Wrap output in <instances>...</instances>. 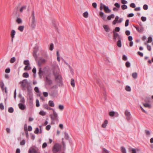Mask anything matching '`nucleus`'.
I'll return each mask as SVG.
<instances>
[{
  "instance_id": "1",
  "label": "nucleus",
  "mask_w": 153,
  "mask_h": 153,
  "mask_svg": "<svg viewBox=\"0 0 153 153\" xmlns=\"http://www.w3.org/2000/svg\"><path fill=\"white\" fill-rule=\"evenodd\" d=\"M62 146L58 143H55L52 148V151L54 153H56L60 151Z\"/></svg>"
},
{
  "instance_id": "2",
  "label": "nucleus",
  "mask_w": 153,
  "mask_h": 153,
  "mask_svg": "<svg viewBox=\"0 0 153 153\" xmlns=\"http://www.w3.org/2000/svg\"><path fill=\"white\" fill-rule=\"evenodd\" d=\"M32 19L31 22V27L32 29L35 28L36 25V22L34 12V11H32Z\"/></svg>"
},
{
  "instance_id": "3",
  "label": "nucleus",
  "mask_w": 153,
  "mask_h": 153,
  "mask_svg": "<svg viewBox=\"0 0 153 153\" xmlns=\"http://www.w3.org/2000/svg\"><path fill=\"white\" fill-rule=\"evenodd\" d=\"M113 39L115 41H116L117 39H122V37L121 36H120L114 30L113 31Z\"/></svg>"
},
{
  "instance_id": "4",
  "label": "nucleus",
  "mask_w": 153,
  "mask_h": 153,
  "mask_svg": "<svg viewBox=\"0 0 153 153\" xmlns=\"http://www.w3.org/2000/svg\"><path fill=\"white\" fill-rule=\"evenodd\" d=\"M55 81L56 82L59 86L61 87L63 85L62 77V76L59 77V78H58L57 80H55Z\"/></svg>"
},
{
  "instance_id": "5",
  "label": "nucleus",
  "mask_w": 153,
  "mask_h": 153,
  "mask_svg": "<svg viewBox=\"0 0 153 153\" xmlns=\"http://www.w3.org/2000/svg\"><path fill=\"white\" fill-rule=\"evenodd\" d=\"M53 74L55 76V80H57L58 78H59L60 77H61V76L59 74L58 71L54 70L53 72Z\"/></svg>"
},
{
  "instance_id": "6",
  "label": "nucleus",
  "mask_w": 153,
  "mask_h": 153,
  "mask_svg": "<svg viewBox=\"0 0 153 153\" xmlns=\"http://www.w3.org/2000/svg\"><path fill=\"white\" fill-rule=\"evenodd\" d=\"M99 15L104 21H107V19H106V16L102 12H100Z\"/></svg>"
},
{
  "instance_id": "7",
  "label": "nucleus",
  "mask_w": 153,
  "mask_h": 153,
  "mask_svg": "<svg viewBox=\"0 0 153 153\" xmlns=\"http://www.w3.org/2000/svg\"><path fill=\"white\" fill-rule=\"evenodd\" d=\"M134 27L139 33H141L144 30V28L142 27H138L136 26H134Z\"/></svg>"
},
{
  "instance_id": "8",
  "label": "nucleus",
  "mask_w": 153,
  "mask_h": 153,
  "mask_svg": "<svg viewBox=\"0 0 153 153\" xmlns=\"http://www.w3.org/2000/svg\"><path fill=\"white\" fill-rule=\"evenodd\" d=\"M18 106L20 108L21 110H24L26 108V106L24 104H23L22 103H19L18 105Z\"/></svg>"
},
{
  "instance_id": "9",
  "label": "nucleus",
  "mask_w": 153,
  "mask_h": 153,
  "mask_svg": "<svg viewBox=\"0 0 153 153\" xmlns=\"http://www.w3.org/2000/svg\"><path fill=\"white\" fill-rule=\"evenodd\" d=\"M28 153H40L34 148L29 149Z\"/></svg>"
},
{
  "instance_id": "10",
  "label": "nucleus",
  "mask_w": 153,
  "mask_h": 153,
  "mask_svg": "<svg viewBox=\"0 0 153 153\" xmlns=\"http://www.w3.org/2000/svg\"><path fill=\"white\" fill-rule=\"evenodd\" d=\"M104 6L103 8L104 11L106 13H110L111 12V10L110 9L108 6H106L105 5Z\"/></svg>"
},
{
  "instance_id": "11",
  "label": "nucleus",
  "mask_w": 153,
  "mask_h": 153,
  "mask_svg": "<svg viewBox=\"0 0 153 153\" xmlns=\"http://www.w3.org/2000/svg\"><path fill=\"white\" fill-rule=\"evenodd\" d=\"M125 115L127 120H129L130 118L131 114L130 112L127 111H126L125 113Z\"/></svg>"
},
{
  "instance_id": "12",
  "label": "nucleus",
  "mask_w": 153,
  "mask_h": 153,
  "mask_svg": "<svg viewBox=\"0 0 153 153\" xmlns=\"http://www.w3.org/2000/svg\"><path fill=\"white\" fill-rule=\"evenodd\" d=\"M16 34V32L14 30H12L11 33V41L12 42L13 41V38L15 37V35Z\"/></svg>"
},
{
  "instance_id": "13",
  "label": "nucleus",
  "mask_w": 153,
  "mask_h": 153,
  "mask_svg": "<svg viewBox=\"0 0 153 153\" xmlns=\"http://www.w3.org/2000/svg\"><path fill=\"white\" fill-rule=\"evenodd\" d=\"M116 115V117L118 116V114L117 113H115L114 111H111L109 112V115L111 117H114L115 115Z\"/></svg>"
},
{
  "instance_id": "14",
  "label": "nucleus",
  "mask_w": 153,
  "mask_h": 153,
  "mask_svg": "<svg viewBox=\"0 0 153 153\" xmlns=\"http://www.w3.org/2000/svg\"><path fill=\"white\" fill-rule=\"evenodd\" d=\"M27 125H25L24 127V130L25 131V133L26 134V137L27 138H28L29 135L28 133V132L27 129Z\"/></svg>"
},
{
  "instance_id": "15",
  "label": "nucleus",
  "mask_w": 153,
  "mask_h": 153,
  "mask_svg": "<svg viewBox=\"0 0 153 153\" xmlns=\"http://www.w3.org/2000/svg\"><path fill=\"white\" fill-rule=\"evenodd\" d=\"M27 93L28 94H32V87L30 85L28 86L27 87Z\"/></svg>"
},
{
  "instance_id": "16",
  "label": "nucleus",
  "mask_w": 153,
  "mask_h": 153,
  "mask_svg": "<svg viewBox=\"0 0 153 153\" xmlns=\"http://www.w3.org/2000/svg\"><path fill=\"white\" fill-rule=\"evenodd\" d=\"M128 150L130 152H132L131 153H136V151L137 150H138L137 149L132 148L131 147H129L128 149Z\"/></svg>"
},
{
  "instance_id": "17",
  "label": "nucleus",
  "mask_w": 153,
  "mask_h": 153,
  "mask_svg": "<svg viewBox=\"0 0 153 153\" xmlns=\"http://www.w3.org/2000/svg\"><path fill=\"white\" fill-rule=\"evenodd\" d=\"M45 82L48 85H50L52 83L51 80L47 77H46Z\"/></svg>"
},
{
  "instance_id": "18",
  "label": "nucleus",
  "mask_w": 153,
  "mask_h": 153,
  "mask_svg": "<svg viewBox=\"0 0 153 153\" xmlns=\"http://www.w3.org/2000/svg\"><path fill=\"white\" fill-rule=\"evenodd\" d=\"M103 27L106 32H109V31L110 29L107 25H104L103 26Z\"/></svg>"
},
{
  "instance_id": "19",
  "label": "nucleus",
  "mask_w": 153,
  "mask_h": 153,
  "mask_svg": "<svg viewBox=\"0 0 153 153\" xmlns=\"http://www.w3.org/2000/svg\"><path fill=\"white\" fill-rule=\"evenodd\" d=\"M43 72L41 68H40L39 69V71L38 72V74H39V76L40 78H42V76L43 75Z\"/></svg>"
},
{
  "instance_id": "20",
  "label": "nucleus",
  "mask_w": 153,
  "mask_h": 153,
  "mask_svg": "<svg viewBox=\"0 0 153 153\" xmlns=\"http://www.w3.org/2000/svg\"><path fill=\"white\" fill-rule=\"evenodd\" d=\"M115 17V16L114 14H111L110 15L108 16L107 18V20H110L111 18H114Z\"/></svg>"
},
{
  "instance_id": "21",
  "label": "nucleus",
  "mask_w": 153,
  "mask_h": 153,
  "mask_svg": "<svg viewBox=\"0 0 153 153\" xmlns=\"http://www.w3.org/2000/svg\"><path fill=\"white\" fill-rule=\"evenodd\" d=\"M19 6H18L16 7L14 10V11L13 12V13L15 15H16L17 14V11L19 9Z\"/></svg>"
},
{
  "instance_id": "22",
  "label": "nucleus",
  "mask_w": 153,
  "mask_h": 153,
  "mask_svg": "<svg viewBox=\"0 0 153 153\" xmlns=\"http://www.w3.org/2000/svg\"><path fill=\"white\" fill-rule=\"evenodd\" d=\"M122 39H118L117 42V45L119 47H121L122 46L121 40Z\"/></svg>"
},
{
  "instance_id": "23",
  "label": "nucleus",
  "mask_w": 153,
  "mask_h": 153,
  "mask_svg": "<svg viewBox=\"0 0 153 153\" xmlns=\"http://www.w3.org/2000/svg\"><path fill=\"white\" fill-rule=\"evenodd\" d=\"M16 22L18 24H21L22 22V20L19 18H17L16 20Z\"/></svg>"
},
{
  "instance_id": "24",
  "label": "nucleus",
  "mask_w": 153,
  "mask_h": 153,
  "mask_svg": "<svg viewBox=\"0 0 153 153\" xmlns=\"http://www.w3.org/2000/svg\"><path fill=\"white\" fill-rule=\"evenodd\" d=\"M24 26H20L18 28V29L21 32H23L24 30Z\"/></svg>"
},
{
  "instance_id": "25",
  "label": "nucleus",
  "mask_w": 153,
  "mask_h": 153,
  "mask_svg": "<svg viewBox=\"0 0 153 153\" xmlns=\"http://www.w3.org/2000/svg\"><path fill=\"white\" fill-rule=\"evenodd\" d=\"M50 116L51 118L52 121H53V120H56V121H58V117H57V119H56L55 117L53 116L52 115H50Z\"/></svg>"
},
{
  "instance_id": "26",
  "label": "nucleus",
  "mask_w": 153,
  "mask_h": 153,
  "mask_svg": "<svg viewBox=\"0 0 153 153\" xmlns=\"http://www.w3.org/2000/svg\"><path fill=\"white\" fill-rule=\"evenodd\" d=\"M49 105L52 107H53L54 106V104L52 101L50 100L48 102Z\"/></svg>"
},
{
  "instance_id": "27",
  "label": "nucleus",
  "mask_w": 153,
  "mask_h": 153,
  "mask_svg": "<svg viewBox=\"0 0 153 153\" xmlns=\"http://www.w3.org/2000/svg\"><path fill=\"white\" fill-rule=\"evenodd\" d=\"M145 132L147 137H149L150 136V132L149 131L147 130H146L145 131Z\"/></svg>"
},
{
  "instance_id": "28",
  "label": "nucleus",
  "mask_w": 153,
  "mask_h": 153,
  "mask_svg": "<svg viewBox=\"0 0 153 153\" xmlns=\"http://www.w3.org/2000/svg\"><path fill=\"white\" fill-rule=\"evenodd\" d=\"M71 86L74 87L75 86L74 80L73 79H71Z\"/></svg>"
},
{
  "instance_id": "29",
  "label": "nucleus",
  "mask_w": 153,
  "mask_h": 153,
  "mask_svg": "<svg viewBox=\"0 0 153 153\" xmlns=\"http://www.w3.org/2000/svg\"><path fill=\"white\" fill-rule=\"evenodd\" d=\"M24 64L26 65H30L29 61L28 60H24Z\"/></svg>"
},
{
  "instance_id": "30",
  "label": "nucleus",
  "mask_w": 153,
  "mask_h": 153,
  "mask_svg": "<svg viewBox=\"0 0 153 153\" xmlns=\"http://www.w3.org/2000/svg\"><path fill=\"white\" fill-rule=\"evenodd\" d=\"M143 105L146 107H148L150 108L151 107V105L150 104H149L148 103H143Z\"/></svg>"
},
{
  "instance_id": "31",
  "label": "nucleus",
  "mask_w": 153,
  "mask_h": 153,
  "mask_svg": "<svg viewBox=\"0 0 153 153\" xmlns=\"http://www.w3.org/2000/svg\"><path fill=\"white\" fill-rule=\"evenodd\" d=\"M132 77L134 79H136L137 77V74L136 72H134L132 74Z\"/></svg>"
},
{
  "instance_id": "32",
  "label": "nucleus",
  "mask_w": 153,
  "mask_h": 153,
  "mask_svg": "<svg viewBox=\"0 0 153 153\" xmlns=\"http://www.w3.org/2000/svg\"><path fill=\"white\" fill-rule=\"evenodd\" d=\"M21 83H25L26 84H27L28 83V81L27 79H25L23 80L22 81L20 82L19 83L21 84Z\"/></svg>"
},
{
  "instance_id": "33",
  "label": "nucleus",
  "mask_w": 153,
  "mask_h": 153,
  "mask_svg": "<svg viewBox=\"0 0 153 153\" xmlns=\"http://www.w3.org/2000/svg\"><path fill=\"white\" fill-rule=\"evenodd\" d=\"M29 76V74L27 72H25L23 74V76L24 77L27 78Z\"/></svg>"
},
{
  "instance_id": "34",
  "label": "nucleus",
  "mask_w": 153,
  "mask_h": 153,
  "mask_svg": "<svg viewBox=\"0 0 153 153\" xmlns=\"http://www.w3.org/2000/svg\"><path fill=\"white\" fill-rule=\"evenodd\" d=\"M31 69V68L30 67V65H26V66L25 67L24 70H29Z\"/></svg>"
},
{
  "instance_id": "35",
  "label": "nucleus",
  "mask_w": 153,
  "mask_h": 153,
  "mask_svg": "<svg viewBox=\"0 0 153 153\" xmlns=\"http://www.w3.org/2000/svg\"><path fill=\"white\" fill-rule=\"evenodd\" d=\"M26 8V7L25 6H22L20 9V12L21 13L22 12L23 10H25Z\"/></svg>"
},
{
  "instance_id": "36",
  "label": "nucleus",
  "mask_w": 153,
  "mask_h": 153,
  "mask_svg": "<svg viewBox=\"0 0 153 153\" xmlns=\"http://www.w3.org/2000/svg\"><path fill=\"white\" fill-rule=\"evenodd\" d=\"M53 116H54V117H56V119H57L56 118L57 117H58L57 113L55 111L54 109H53Z\"/></svg>"
},
{
  "instance_id": "37",
  "label": "nucleus",
  "mask_w": 153,
  "mask_h": 153,
  "mask_svg": "<svg viewBox=\"0 0 153 153\" xmlns=\"http://www.w3.org/2000/svg\"><path fill=\"white\" fill-rule=\"evenodd\" d=\"M83 16L85 18H87L88 17V13L87 11L84 12L83 14Z\"/></svg>"
},
{
  "instance_id": "38",
  "label": "nucleus",
  "mask_w": 153,
  "mask_h": 153,
  "mask_svg": "<svg viewBox=\"0 0 153 153\" xmlns=\"http://www.w3.org/2000/svg\"><path fill=\"white\" fill-rule=\"evenodd\" d=\"M121 152L122 153H126V150L125 148L123 147H121Z\"/></svg>"
},
{
  "instance_id": "39",
  "label": "nucleus",
  "mask_w": 153,
  "mask_h": 153,
  "mask_svg": "<svg viewBox=\"0 0 153 153\" xmlns=\"http://www.w3.org/2000/svg\"><path fill=\"white\" fill-rule=\"evenodd\" d=\"M8 111L9 113H12L14 111L13 108L12 107H10L8 108Z\"/></svg>"
},
{
  "instance_id": "40",
  "label": "nucleus",
  "mask_w": 153,
  "mask_h": 153,
  "mask_svg": "<svg viewBox=\"0 0 153 153\" xmlns=\"http://www.w3.org/2000/svg\"><path fill=\"white\" fill-rule=\"evenodd\" d=\"M125 89L128 91H131V87L128 85H127L126 86Z\"/></svg>"
},
{
  "instance_id": "41",
  "label": "nucleus",
  "mask_w": 153,
  "mask_h": 153,
  "mask_svg": "<svg viewBox=\"0 0 153 153\" xmlns=\"http://www.w3.org/2000/svg\"><path fill=\"white\" fill-rule=\"evenodd\" d=\"M52 24L53 26L56 28L57 27V25L56 22L55 21H52Z\"/></svg>"
},
{
  "instance_id": "42",
  "label": "nucleus",
  "mask_w": 153,
  "mask_h": 153,
  "mask_svg": "<svg viewBox=\"0 0 153 153\" xmlns=\"http://www.w3.org/2000/svg\"><path fill=\"white\" fill-rule=\"evenodd\" d=\"M16 61V59L15 57L12 58L10 60V62L11 63H13Z\"/></svg>"
},
{
  "instance_id": "43",
  "label": "nucleus",
  "mask_w": 153,
  "mask_h": 153,
  "mask_svg": "<svg viewBox=\"0 0 153 153\" xmlns=\"http://www.w3.org/2000/svg\"><path fill=\"white\" fill-rule=\"evenodd\" d=\"M39 114L42 116H43L46 115V113L43 111L41 110L40 111Z\"/></svg>"
},
{
  "instance_id": "44",
  "label": "nucleus",
  "mask_w": 153,
  "mask_h": 153,
  "mask_svg": "<svg viewBox=\"0 0 153 153\" xmlns=\"http://www.w3.org/2000/svg\"><path fill=\"white\" fill-rule=\"evenodd\" d=\"M59 122V120L58 119V121H56V120H53V121H52L51 124H57Z\"/></svg>"
},
{
  "instance_id": "45",
  "label": "nucleus",
  "mask_w": 153,
  "mask_h": 153,
  "mask_svg": "<svg viewBox=\"0 0 153 153\" xmlns=\"http://www.w3.org/2000/svg\"><path fill=\"white\" fill-rule=\"evenodd\" d=\"M102 153H109V152L105 149L104 148L102 149Z\"/></svg>"
},
{
  "instance_id": "46",
  "label": "nucleus",
  "mask_w": 153,
  "mask_h": 153,
  "mask_svg": "<svg viewBox=\"0 0 153 153\" xmlns=\"http://www.w3.org/2000/svg\"><path fill=\"white\" fill-rule=\"evenodd\" d=\"M125 65L126 67L129 68L130 66V63L128 61H127L126 62Z\"/></svg>"
},
{
  "instance_id": "47",
  "label": "nucleus",
  "mask_w": 153,
  "mask_h": 153,
  "mask_svg": "<svg viewBox=\"0 0 153 153\" xmlns=\"http://www.w3.org/2000/svg\"><path fill=\"white\" fill-rule=\"evenodd\" d=\"M152 39L151 36H149L148 38V40L147 42V43L151 42L152 41Z\"/></svg>"
},
{
  "instance_id": "48",
  "label": "nucleus",
  "mask_w": 153,
  "mask_h": 153,
  "mask_svg": "<svg viewBox=\"0 0 153 153\" xmlns=\"http://www.w3.org/2000/svg\"><path fill=\"white\" fill-rule=\"evenodd\" d=\"M59 109L62 111L64 109V106L62 105H59Z\"/></svg>"
},
{
  "instance_id": "49",
  "label": "nucleus",
  "mask_w": 153,
  "mask_h": 153,
  "mask_svg": "<svg viewBox=\"0 0 153 153\" xmlns=\"http://www.w3.org/2000/svg\"><path fill=\"white\" fill-rule=\"evenodd\" d=\"M122 59L124 61H126L127 60L128 58L126 55H124L123 56Z\"/></svg>"
},
{
  "instance_id": "50",
  "label": "nucleus",
  "mask_w": 153,
  "mask_h": 153,
  "mask_svg": "<svg viewBox=\"0 0 153 153\" xmlns=\"http://www.w3.org/2000/svg\"><path fill=\"white\" fill-rule=\"evenodd\" d=\"M129 20L128 19H127L125 22V27L128 26L129 25Z\"/></svg>"
},
{
  "instance_id": "51",
  "label": "nucleus",
  "mask_w": 153,
  "mask_h": 153,
  "mask_svg": "<svg viewBox=\"0 0 153 153\" xmlns=\"http://www.w3.org/2000/svg\"><path fill=\"white\" fill-rule=\"evenodd\" d=\"M150 98L149 97H146L144 99V101L146 102H150Z\"/></svg>"
},
{
  "instance_id": "52",
  "label": "nucleus",
  "mask_w": 153,
  "mask_h": 153,
  "mask_svg": "<svg viewBox=\"0 0 153 153\" xmlns=\"http://www.w3.org/2000/svg\"><path fill=\"white\" fill-rule=\"evenodd\" d=\"M121 8L123 10H125L127 8V6L125 4L121 6Z\"/></svg>"
},
{
  "instance_id": "53",
  "label": "nucleus",
  "mask_w": 153,
  "mask_h": 153,
  "mask_svg": "<svg viewBox=\"0 0 153 153\" xmlns=\"http://www.w3.org/2000/svg\"><path fill=\"white\" fill-rule=\"evenodd\" d=\"M65 138L67 140H68L69 138V137L68 134L67 133L65 132Z\"/></svg>"
},
{
  "instance_id": "54",
  "label": "nucleus",
  "mask_w": 153,
  "mask_h": 153,
  "mask_svg": "<svg viewBox=\"0 0 153 153\" xmlns=\"http://www.w3.org/2000/svg\"><path fill=\"white\" fill-rule=\"evenodd\" d=\"M50 50L51 51H52L53 49V43H51L50 44Z\"/></svg>"
},
{
  "instance_id": "55",
  "label": "nucleus",
  "mask_w": 153,
  "mask_h": 153,
  "mask_svg": "<svg viewBox=\"0 0 153 153\" xmlns=\"http://www.w3.org/2000/svg\"><path fill=\"white\" fill-rule=\"evenodd\" d=\"M39 102L38 99H37L36 101V106L37 107H38L39 106Z\"/></svg>"
},
{
  "instance_id": "56",
  "label": "nucleus",
  "mask_w": 153,
  "mask_h": 153,
  "mask_svg": "<svg viewBox=\"0 0 153 153\" xmlns=\"http://www.w3.org/2000/svg\"><path fill=\"white\" fill-rule=\"evenodd\" d=\"M20 102L22 103H24L25 102L24 98L23 97H22L21 99L20 100Z\"/></svg>"
},
{
  "instance_id": "57",
  "label": "nucleus",
  "mask_w": 153,
  "mask_h": 153,
  "mask_svg": "<svg viewBox=\"0 0 153 153\" xmlns=\"http://www.w3.org/2000/svg\"><path fill=\"white\" fill-rule=\"evenodd\" d=\"M104 5H105L103 4L102 3H100V10H102V9H103L102 7H104Z\"/></svg>"
},
{
  "instance_id": "58",
  "label": "nucleus",
  "mask_w": 153,
  "mask_h": 153,
  "mask_svg": "<svg viewBox=\"0 0 153 153\" xmlns=\"http://www.w3.org/2000/svg\"><path fill=\"white\" fill-rule=\"evenodd\" d=\"M34 91L36 93H39V89L37 87H35L34 89Z\"/></svg>"
},
{
  "instance_id": "59",
  "label": "nucleus",
  "mask_w": 153,
  "mask_h": 153,
  "mask_svg": "<svg viewBox=\"0 0 153 153\" xmlns=\"http://www.w3.org/2000/svg\"><path fill=\"white\" fill-rule=\"evenodd\" d=\"M0 109L1 110H3L4 109V106L1 103H0Z\"/></svg>"
},
{
  "instance_id": "60",
  "label": "nucleus",
  "mask_w": 153,
  "mask_h": 153,
  "mask_svg": "<svg viewBox=\"0 0 153 153\" xmlns=\"http://www.w3.org/2000/svg\"><path fill=\"white\" fill-rule=\"evenodd\" d=\"M130 6L131 7L134 8L135 7V5L134 3H132L130 4Z\"/></svg>"
},
{
  "instance_id": "61",
  "label": "nucleus",
  "mask_w": 153,
  "mask_h": 153,
  "mask_svg": "<svg viewBox=\"0 0 153 153\" xmlns=\"http://www.w3.org/2000/svg\"><path fill=\"white\" fill-rule=\"evenodd\" d=\"M25 140H22V141H21L20 143V144L21 145H24L25 144Z\"/></svg>"
},
{
  "instance_id": "62",
  "label": "nucleus",
  "mask_w": 153,
  "mask_h": 153,
  "mask_svg": "<svg viewBox=\"0 0 153 153\" xmlns=\"http://www.w3.org/2000/svg\"><path fill=\"white\" fill-rule=\"evenodd\" d=\"M10 68H7L5 69V72L7 73H9L10 72Z\"/></svg>"
},
{
  "instance_id": "63",
  "label": "nucleus",
  "mask_w": 153,
  "mask_h": 153,
  "mask_svg": "<svg viewBox=\"0 0 153 153\" xmlns=\"http://www.w3.org/2000/svg\"><path fill=\"white\" fill-rule=\"evenodd\" d=\"M143 8L145 10H147L148 9V6L147 4H144L143 6Z\"/></svg>"
},
{
  "instance_id": "64",
  "label": "nucleus",
  "mask_w": 153,
  "mask_h": 153,
  "mask_svg": "<svg viewBox=\"0 0 153 153\" xmlns=\"http://www.w3.org/2000/svg\"><path fill=\"white\" fill-rule=\"evenodd\" d=\"M141 19L143 22H145L146 21V18L145 17L142 16L141 17Z\"/></svg>"
}]
</instances>
